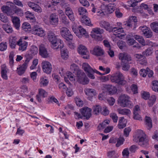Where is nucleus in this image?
Instances as JSON below:
<instances>
[{"label": "nucleus", "mask_w": 158, "mask_h": 158, "mask_svg": "<svg viewBox=\"0 0 158 158\" xmlns=\"http://www.w3.org/2000/svg\"><path fill=\"white\" fill-rule=\"evenodd\" d=\"M70 69L73 73H77V81L83 85L87 84L89 81L86 77L85 73L81 70L79 69L78 67L76 64H73L71 65Z\"/></svg>", "instance_id": "f257e3e1"}, {"label": "nucleus", "mask_w": 158, "mask_h": 158, "mask_svg": "<svg viewBox=\"0 0 158 158\" xmlns=\"http://www.w3.org/2000/svg\"><path fill=\"white\" fill-rule=\"evenodd\" d=\"M133 140L138 143L139 145L143 147H146L148 145V139L145 134L141 130H138L137 134L134 138Z\"/></svg>", "instance_id": "f03ea898"}, {"label": "nucleus", "mask_w": 158, "mask_h": 158, "mask_svg": "<svg viewBox=\"0 0 158 158\" xmlns=\"http://www.w3.org/2000/svg\"><path fill=\"white\" fill-rule=\"evenodd\" d=\"M110 80L112 82L122 85H124L127 83L123 74L119 72L113 74L110 77Z\"/></svg>", "instance_id": "7ed1b4c3"}, {"label": "nucleus", "mask_w": 158, "mask_h": 158, "mask_svg": "<svg viewBox=\"0 0 158 158\" xmlns=\"http://www.w3.org/2000/svg\"><path fill=\"white\" fill-rule=\"evenodd\" d=\"M118 104L122 107H130L133 106L130 100V97L127 95L121 94L118 100Z\"/></svg>", "instance_id": "20e7f679"}, {"label": "nucleus", "mask_w": 158, "mask_h": 158, "mask_svg": "<svg viewBox=\"0 0 158 158\" xmlns=\"http://www.w3.org/2000/svg\"><path fill=\"white\" fill-rule=\"evenodd\" d=\"M82 68L85 72L88 77L90 79H93L95 77L93 75V69L88 63H84L82 65Z\"/></svg>", "instance_id": "39448f33"}, {"label": "nucleus", "mask_w": 158, "mask_h": 158, "mask_svg": "<svg viewBox=\"0 0 158 158\" xmlns=\"http://www.w3.org/2000/svg\"><path fill=\"white\" fill-rule=\"evenodd\" d=\"M60 34L62 36L67 40H73V35L69 30L65 27L61 28Z\"/></svg>", "instance_id": "423d86ee"}, {"label": "nucleus", "mask_w": 158, "mask_h": 158, "mask_svg": "<svg viewBox=\"0 0 158 158\" xmlns=\"http://www.w3.org/2000/svg\"><path fill=\"white\" fill-rule=\"evenodd\" d=\"M78 53L81 55H85L83 58L85 59H88L89 58V52L86 48L84 45L80 44L77 48Z\"/></svg>", "instance_id": "0eeeda50"}, {"label": "nucleus", "mask_w": 158, "mask_h": 158, "mask_svg": "<svg viewBox=\"0 0 158 158\" xmlns=\"http://www.w3.org/2000/svg\"><path fill=\"white\" fill-rule=\"evenodd\" d=\"M41 66L43 71L45 73L49 74L51 73L52 70V67L51 63L47 61H43L41 63Z\"/></svg>", "instance_id": "6e6552de"}, {"label": "nucleus", "mask_w": 158, "mask_h": 158, "mask_svg": "<svg viewBox=\"0 0 158 158\" xmlns=\"http://www.w3.org/2000/svg\"><path fill=\"white\" fill-rule=\"evenodd\" d=\"M32 33L40 37H43L45 35V31L43 29L38 26H35L31 30Z\"/></svg>", "instance_id": "1a4fd4ad"}, {"label": "nucleus", "mask_w": 158, "mask_h": 158, "mask_svg": "<svg viewBox=\"0 0 158 158\" xmlns=\"http://www.w3.org/2000/svg\"><path fill=\"white\" fill-rule=\"evenodd\" d=\"M39 54L42 57L46 58L49 56V53L43 44H41L39 47Z\"/></svg>", "instance_id": "9d476101"}, {"label": "nucleus", "mask_w": 158, "mask_h": 158, "mask_svg": "<svg viewBox=\"0 0 158 158\" xmlns=\"http://www.w3.org/2000/svg\"><path fill=\"white\" fill-rule=\"evenodd\" d=\"M118 57L122 62H129L132 59L131 56L128 53L125 52L120 53L118 55Z\"/></svg>", "instance_id": "9b49d317"}, {"label": "nucleus", "mask_w": 158, "mask_h": 158, "mask_svg": "<svg viewBox=\"0 0 158 158\" xmlns=\"http://www.w3.org/2000/svg\"><path fill=\"white\" fill-rule=\"evenodd\" d=\"M139 28L146 37L150 38L152 36V32L149 28L145 26H140Z\"/></svg>", "instance_id": "f8f14e48"}, {"label": "nucleus", "mask_w": 158, "mask_h": 158, "mask_svg": "<svg viewBox=\"0 0 158 158\" xmlns=\"http://www.w3.org/2000/svg\"><path fill=\"white\" fill-rule=\"evenodd\" d=\"M17 45L19 46V50L21 52L26 50L28 46V42L20 38L17 42Z\"/></svg>", "instance_id": "ddd939ff"}, {"label": "nucleus", "mask_w": 158, "mask_h": 158, "mask_svg": "<svg viewBox=\"0 0 158 158\" xmlns=\"http://www.w3.org/2000/svg\"><path fill=\"white\" fill-rule=\"evenodd\" d=\"M51 43V47L54 49H57L58 48H62L64 46V43L61 40L58 39L54 40Z\"/></svg>", "instance_id": "4468645a"}, {"label": "nucleus", "mask_w": 158, "mask_h": 158, "mask_svg": "<svg viewBox=\"0 0 158 158\" xmlns=\"http://www.w3.org/2000/svg\"><path fill=\"white\" fill-rule=\"evenodd\" d=\"M115 5L114 3H109L107 5H103L102 6V8L105 12L110 14L115 10Z\"/></svg>", "instance_id": "2eb2a0df"}, {"label": "nucleus", "mask_w": 158, "mask_h": 158, "mask_svg": "<svg viewBox=\"0 0 158 158\" xmlns=\"http://www.w3.org/2000/svg\"><path fill=\"white\" fill-rule=\"evenodd\" d=\"M58 22L59 19L58 15L55 13L51 14L49 18V22L50 24L56 26L58 24Z\"/></svg>", "instance_id": "dca6fc26"}, {"label": "nucleus", "mask_w": 158, "mask_h": 158, "mask_svg": "<svg viewBox=\"0 0 158 158\" xmlns=\"http://www.w3.org/2000/svg\"><path fill=\"white\" fill-rule=\"evenodd\" d=\"M136 22H137L136 17L135 16H132L130 17L128 21L124 24L126 26V28L127 29H129L131 28L133 25Z\"/></svg>", "instance_id": "f3484780"}, {"label": "nucleus", "mask_w": 158, "mask_h": 158, "mask_svg": "<svg viewBox=\"0 0 158 158\" xmlns=\"http://www.w3.org/2000/svg\"><path fill=\"white\" fill-rule=\"evenodd\" d=\"M123 28L120 29L118 27H114L113 28L112 31H113L114 34L116 36L118 37H122L125 35Z\"/></svg>", "instance_id": "a211bd4d"}, {"label": "nucleus", "mask_w": 158, "mask_h": 158, "mask_svg": "<svg viewBox=\"0 0 158 158\" xmlns=\"http://www.w3.org/2000/svg\"><path fill=\"white\" fill-rule=\"evenodd\" d=\"M84 92L85 94L89 97V99L90 100H91V97L97 94L96 90L92 88H85L84 89Z\"/></svg>", "instance_id": "6ab92c4d"}, {"label": "nucleus", "mask_w": 158, "mask_h": 158, "mask_svg": "<svg viewBox=\"0 0 158 158\" xmlns=\"http://www.w3.org/2000/svg\"><path fill=\"white\" fill-rule=\"evenodd\" d=\"M102 87L103 89L107 90L110 94H114L116 93L117 91L116 87L110 85H103Z\"/></svg>", "instance_id": "aec40b11"}, {"label": "nucleus", "mask_w": 158, "mask_h": 158, "mask_svg": "<svg viewBox=\"0 0 158 158\" xmlns=\"http://www.w3.org/2000/svg\"><path fill=\"white\" fill-rule=\"evenodd\" d=\"M91 53L97 56H102L104 54V52L101 47L98 46L95 47L92 50L90 51Z\"/></svg>", "instance_id": "412c9836"}, {"label": "nucleus", "mask_w": 158, "mask_h": 158, "mask_svg": "<svg viewBox=\"0 0 158 158\" xmlns=\"http://www.w3.org/2000/svg\"><path fill=\"white\" fill-rule=\"evenodd\" d=\"M76 35L79 38H81L82 37L87 38L89 36L88 34L85 30L81 26L79 27L78 31Z\"/></svg>", "instance_id": "4be33fe9"}, {"label": "nucleus", "mask_w": 158, "mask_h": 158, "mask_svg": "<svg viewBox=\"0 0 158 158\" xmlns=\"http://www.w3.org/2000/svg\"><path fill=\"white\" fill-rule=\"evenodd\" d=\"M91 110L88 107H84L81 110V114L86 119L89 118L91 116Z\"/></svg>", "instance_id": "5701e85b"}, {"label": "nucleus", "mask_w": 158, "mask_h": 158, "mask_svg": "<svg viewBox=\"0 0 158 158\" xmlns=\"http://www.w3.org/2000/svg\"><path fill=\"white\" fill-rule=\"evenodd\" d=\"M100 26L104 28L107 31L110 32L113 30V27L110 26L109 23L102 21L100 23Z\"/></svg>", "instance_id": "b1692460"}, {"label": "nucleus", "mask_w": 158, "mask_h": 158, "mask_svg": "<svg viewBox=\"0 0 158 158\" xmlns=\"http://www.w3.org/2000/svg\"><path fill=\"white\" fill-rule=\"evenodd\" d=\"M17 38L15 36H10L9 38V43L11 48L14 49L17 45Z\"/></svg>", "instance_id": "393cba45"}, {"label": "nucleus", "mask_w": 158, "mask_h": 158, "mask_svg": "<svg viewBox=\"0 0 158 158\" xmlns=\"http://www.w3.org/2000/svg\"><path fill=\"white\" fill-rule=\"evenodd\" d=\"M65 12L70 20L72 21H74L75 18L74 17L72 9L70 7H66Z\"/></svg>", "instance_id": "a878e982"}, {"label": "nucleus", "mask_w": 158, "mask_h": 158, "mask_svg": "<svg viewBox=\"0 0 158 158\" xmlns=\"http://www.w3.org/2000/svg\"><path fill=\"white\" fill-rule=\"evenodd\" d=\"M47 95V93L44 90L42 89H39V95L36 96V98L39 102H40L41 100L40 97L44 98L46 97Z\"/></svg>", "instance_id": "bb28decb"}, {"label": "nucleus", "mask_w": 158, "mask_h": 158, "mask_svg": "<svg viewBox=\"0 0 158 158\" xmlns=\"http://www.w3.org/2000/svg\"><path fill=\"white\" fill-rule=\"evenodd\" d=\"M28 5L34 10L38 13H40L42 12L41 8L35 3L29 2L27 3Z\"/></svg>", "instance_id": "cd10ccee"}, {"label": "nucleus", "mask_w": 158, "mask_h": 158, "mask_svg": "<svg viewBox=\"0 0 158 158\" xmlns=\"http://www.w3.org/2000/svg\"><path fill=\"white\" fill-rule=\"evenodd\" d=\"M144 125L145 127L148 130H150L152 128V120L150 117L147 116L145 117Z\"/></svg>", "instance_id": "c85d7f7f"}, {"label": "nucleus", "mask_w": 158, "mask_h": 158, "mask_svg": "<svg viewBox=\"0 0 158 158\" xmlns=\"http://www.w3.org/2000/svg\"><path fill=\"white\" fill-rule=\"evenodd\" d=\"M11 19L14 27L17 29H19L20 26V20L19 18L17 16H13Z\"/></svg>", "instance_id": "c756f323"}, {"label": "nucleus", "mask_w": 158, "mask_h": 158, "mask_svg": "<svg viewBox=\"0 0 158 158\" xmlns=\"http://www.w3.org/2000/svg\"><path fill=\"white\" fill-rule=\"evenodd\" d=\"M2 11L8 15H12L13 13L11 8L6 6H3L1 7Z\"/></svg>", "instance_id": "7c9ffc66"}, {"label": "nucleus", "mask_w": 158, "mask_h": 158, "mask_svg": "<svg viewBox=\"0 0 158 158\" xmlns=\"http://www.w3.org/2000/svg\"><path fill=\"white\" fill-rule=\"evenodd\" d=\"M117 111L118 113L122 115H126L129 116L131 114V110L127 108L121 109L118 108L117 109Z\"/></svg>", "instance_id": "2f4dec72"}, {"label": "nucleus", "mask_w": 158, "mask_h": 158, "mask_svg": "<svg viewBox=\"0 0 158 158\" xmlns=\"http://www.w3.org/2000/svg\"><path fill=\"white\" fill-rule=\"evenodd\" d=\"M7 68L5 65L1 66V73L2 77L5 80H7L8 77L7 75Z\"/></svg>", "instance_id": "473e14b6"}, {"label": "nucleus", "mask_w": 158, "mask_h": 158, "mask_svg": "<svg viewBox=\"0 0 158 158\" xmlns=\"http://www.w3.org/2000/svg\"><path fill=\"white\" fill-rule=\"evenodd\" d=\"M126 121L124 119L123 117L119 118L118 124V128L120 129H123L126 126Z\"/></svg>", "instance_id": "72a5a7b5"}, {"label": "nucleus", "mask_w": 158, "mask_h": 158, "mask_svg": "<svg viewBox=\"0 0 158 158\" xmlns=\"http://www.w3.org/2000/svg\"><path fill=\"white\" fill-rule=\"evenodd\" d=\"M27 68L24 65H22L19 67L17 68V72L18 74L21 76L23 75L25 72Z\"/></svg>", "instance_id": "f704fd0d"}, {"label": "nucleus", "mask_w": 158, "mask_h": 158, "mask_svg": "<svg viewBox=\"0 0 158 158\" xmlns=\"http://www.w3.org/2000/svg\"><path fill=\"white\" fill-rule=\"evenodd\" d=\"M48 38L49 41L51 42L58 39L55 34L52 31H49L48 33Z\"/></svg>", "instance_id": "c9c22d12"}, {"label": "nucleus", "mask_w": 158, "mask_h": 158, "mask_svg": "<svg viewBox=\"0 0 158 158\" xmlns=\"http://www.w3.org/2000/svg\"><path fill=\"white\" fill-rule=\"evenodd\" d=\"M150 27L154 32L158 33V22L155 21L150 23Z\"/></svg>", "instance_id": "e433bc0d"}, {"label": "nucleus", "mask_w": 158, "mask_h": 158, "mask_svg": "<svg viewBox=\"0 0 158 158\" xmlns=\"http://www.w3.org/2000/svg\"><path fill=\"white\" fill-rule=\"evenodd\" d=\"M81 21L82 23L87 25H92L91 23V21L89 18L85 15H83L82 16L81 19Z\"/></svg>", "instance_id": "4c0bfd02"}, {"label": "nucleus", "mask_w": 158, "mask_h": 158, "mask_svg": "<svg viewBox=\"0 0 158 158\" xmlns=\"http://www.w3.org/2000/svg\"><path fill=\"white\" fill-rule=\"evenodd\" d=\"M22 28L25 31L29 32L31 31V26L30 24L27 22H24L22 24Z\"/></svg>", "instance_id": "58836bf2"}, {"label": "nucleus", "mask_w": 158, "mask_h": 158, "mask_svg": "<svg viewBox=\"0 0 158 158\" xmlns=\"http://www.w3.org/2000/svg\"><path fill=\"white\" fill-rule=\"evenodd\" d=\"M15 8H14L13 11L18 16H22L23 15V11L21 9L15 6Z\"/></svg>", "instance_id": "ea45409f"}, {"label": "nucleus", "mask_w": 158, "mask_h": 158, "mask_svg": "<svg viewBox=\"0 0 158 158\" xmlns=\"http://www.w3.org/2000/svg\"><path fill=\"white\" fill-rule=\"evenodd\" d=\"M134 38L137 40L141 44L145 46V41L143 38L140 35H134Z\"/></svg>", "instance_id": "a19ab883"}, {"label": "nucleus", "mask_w": 158, "mask_h": 158, "mask_svg": "<svg viewBox=\"0 0 158 158\" xmlns=\"http://www.w3.org/2000/svg\"><path fill=\"white\" fill-rule=\"evenodd\" d=\"M48 82V79L46 77H41L40 80V84L41 86H47Z\"/></svg>", "instance_id": "79ce46f5"}, {"label": "nucleus", "mask_w": 158, "mask_h": 158, "mask_svg": "<svg viewBox=\"0 0 158 158\" xmlns=\"http://www.w3.org/2000/svg\"><path fill=\"white\" fill-rule=\"evenodd\" d=\"M25 14L26 18L29 20H32V22H34L35 20V17L34 15L29 11H27L26 12Z\"/></svg>", "instance_id": "37998d69"}, {"label": "nucleus", "mask_w": 158, "mask_h": 158, "mask_svg": "<svg viewBox=\"0 0 158 158\" xmlns=\"http://www.w3.org/2000/svg\"><path fill=\"white\" fill-rule=\"evenodd\" d=\"M61 55L62 58L66 60L69 57L68 52L67 49H63L61 51Z\"/></svg>", "instance_id": "c03bdc74"}, {"label": "nucleus", "mask_w": 158, "mask_h": 158, "mask_svg": "<svg viewBox=\"0 0 158 158\" xmlns=\"http://www.w3.org/2000/svg\"><path fill=\"white\" fill-rule=\"evenodd\" d=\"M93 109L94 114H98L100 112L101 113L102 108L99 105H96L93 106Z\"/></svg>", "instance_id": "a18cd8bd"}, {"label": "nucleus", "mask_w": 158, "mask_h": 158, "mask_svg": "<svg viewBox=\"0 0 158 158\" xmlns=\"http://www.w3.org/2000/svg\"><path fill=\"white\" fill-rule=\"evenodd\" d=\"M2 27L8 33H11L13 31L12 27L9 24H4L3 25Z\"/></svg>", "instance_id": "49530a36"}, {"label": "nucleus", "mask_w": 158, "mask_h": 158, "mask_svg": "<svg viewBox=\"0 0 158 158\" xmlns=\"http://www.w3.org/2000/svg\"><path fill=\"white\" fill-rule=\"evenodd\" d=\"M30 54L32 55H34L38 53V48L34 46H31L29 50Z\"/></svg>", "instance_id": "de8ad7c7"}, {"label": "nucleus", "mask_w": 158, "mask_h": 158, "mask_svg": "<svg viewBox=\"0 0 158 158\" xmlns=\"http://www.w3.org/2000/svg\"><path fill=\"white\" fill-rule=\"evenodd\" d=\"M13 2L14 3H13L10 2H7V4L8 5H10L11 6H13L14 4L19 6L21 7L23 6V4L20 1L15 0Z\"/></svg>", "instance_id": "09e8293b"}, {"label": "nucleus", "mask_w": 158, "mask_h": 158, "mask_svg": "<svg viewBox=\"0 0 158 158\" xmlns=\"http://www.w3.org/2000/svg\"><path fill=\"white\" fill-rule=\"evenodd\" d=\"M152 89L156 92H158V81L155 80L152 82Z\"/></svg>", "instance_id": "8fccbe9b"}, {"label": "nucleus", "mask_w": 158, "mask_h": 158, "mask_svg": "<svg viewBox=\"0 0 158 158\" xmlns=\"http://www.w3.org/2000/svg\"><path fill=\"white\" fill-rule=\"evenodd\" d=\"M129 62L121 63V66L122 69L125 71H128L130 68V66L129 65Z\"/></svg>", "instance_id": "3c124183"}, {"label": "nucleus", "mask_w": 158, "mask_h": 158, "mask_svg": "<svg viewBox=\"0 0 158 158\" xmlns=\"http://www.w3.org/2000/svg\"><path fill=\"white\" fill-rule=\"evenodd\" d=\"M156 98L155 95H152L151 96L148 102V103L150 106H152L154 104L156 101Z\"/></svg>", "instance_id": "603ef678"}, {"label": "nucleus", "mask_w": 158, "mask_h": 158, "mask_svg": "<svg viewBox=\"0 0 158 158\" xmlns=\"http://www.w3.org/2000/svg\"><path fill=\"white\" fill-rule=\"evenodd\" d=\"M92 31L94 33V34H96V35L102 34L104 32V31L103 29L98 27L93 28Z\"/></svg>", "instance_id": "864d4df0"}, {"label": "nucleus", "mask_w": 158, "mask_h": 158, "mask_svg": "<svg viewBox=\"0 0 158 158\" xmlns=\"http://www.w3.org/2000/svg\"><path fill=\"white\" fill-rule=\"evenodd\" d=\"M30 78L29 77H22L20 81L22 84H26L29 83L30 81Z\"/></svg>", "instance_id": "5fc2aeb1"}, {"label": "nucleus", "mask_w": 158, "mask_h": 158, "mask_svg": "<svg viewBox=\"0 0 158 158\" xmlns=\"http://www.w3.org/2000/svg\"><path fill=\"white\" fill-rule=\"evenodd\" d=\"M128 5L129 6L131 7H134L137 5L138 3L137 0H131L127 2Z\"/></svg>", "instance_id": "6e6d98bb"}, {"label": "nucleus", "mask_w": 158, "mask_h": 158, "mask_svg": "<svg viewBox=\"0 0 158 158\" xmlns=\"http://www.w3.org/2000/svg\"><path fill=\"white\" fill-rule=\"evenodd\" d=\"M109 111L107 108V107L104 106L102 108L101 111V113L103 115L105 116L107 115H108L109 113Z\"/></svg>", "instance_id": "4d7b16f0"}, {"label": "nucleus", "mask_w": 158, "mask_h": 158, "mask_svg": "<svg viewBox=\"0 0 158 158\" xmlns=\"http://www.w3.org/2000/svg\"><path fill=\"white\" fill-rule=\"evenodd\" d=\"M124 141L125 139L123 137H120L118 138H117V143L116 144V147H119L121 145L123 144Z\"/></svg>", "instance_id": "13d9d810"}, {"label": "nucleus", "mask_w": 158, "mask_h": 158, "mask_svg": "<svg viewBox=\"0 0 158 158\" xmlns=\"http://www.w3.org/2000/svg\"><path fill=\"white\" fill-rule=\"evenodd\" d=\"M93 38H94L97 41H101L102 40V36L101 34L96 35V34H92L91 35Z\"/></svg>", "instance_id": "bf43d9fd"}, {"label": "nucleus", "mask_w": 158, "mask_h": 158, "mask_svg": "<svg viewBox=\"0 0 158 158\" xmlns=\"http://www.w3.org/2000/svg\"><path fill=\"white\" fill-rule=\"evenodd\" d=\"M60 19L62 22L65 25L69 23V20L65 15L61 16Z\"/></svg>", "instance_id": "052dcab7"}, {"label": "nucleus", "mask_w": 158, "mask_h": 158, "mask_svg": "<svg viewBox=\"0 0 158 158\" xmlns=\"http://www.w3.org/2000/svg\"><path fill=\"white\" fill-rule=\"evenodd\" d=\"M110 117L112 118L114 122L117 123L118 117L115 113H111L110 114Z\"/></svg>", "instance_id": "680f3d73"}, {"label": "nucleus", "mask_w": 158, "mask_h": 158, "mask_svg": "<svg viewBox=\"0 0 158 158\" xmlns=\"http://www.w3.org/2000/svg\"><path fill=\"white\" fill-rule=\"evenodd\" d=\"M7 48V44L6 42H2L0 44V50L3 51L6 50Z\"/></svg>", "instance_id": "e2e57ef3"}, {"label": "nucleus", "mask_w": 158, "mask_h": 158, "mask_svg": "<svg viewBox=\"0 0 158 158\" xmlns=\"http://www.w3.org/2000/svg\"><path fill=\"white\" fill-rule=\"evenodd\" d=\"M107 156L110 158L113 157V158H117L118 156L114 151H111L108 152Z\"/></svg>", "instance_id": "0e129e2a"}, {"label": "nucleus", "mask_w": 158, "mask_h": 158, "mask_svg": "<svg viewBox=\"0 0 158 158\" xmlns=\"http://www.w3.org/2000/svg\"><path fill=\"white\" fill-rule=\"evenodd\" d=\"M122 155L124 157H126L128 158L129 156V152L128 148L124 149L122 152Z\"/></svg>", "instance_id": "69168bd1"}, {"label": "nucleus", "mask_w": 158, "mask_h": 158, "mask_svg": "<svg viewBox=\"0 0 158 158\" xmlns=\"http://www.w3.org/2000/svg\"><path fill=\"white\" fill-rule=\"evenodd\" d=\"M76 104L77 106H82L83 104V101L80 99L77 98H75Z\"/></svg>", "instance_id": "338daca9"}, {"label": "nucleus", "mask_w": 158, "mask_h": 158, "mask_svg": "<svg viewBox=\"0 0 158 158\" xmlns=\"http://www.w3.org/2000/svg\"><path fill=\"white\" fill-rule=\"evenodd\" d=\"M152 53V50L151 48H148L145 51L143 52V54L146 56H149L151 55Z\"/></svg>", "instance_id": "774afa93"}]
</instances>
